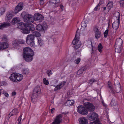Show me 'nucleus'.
I'll use <instances>...</instances> for the list:
<instances>
[{"instance_id": "obj_1", "label": "nucleus", "mask_w": 124, "mask_h": 124, "mask_svg": "<svg viewBox=\"0 0 124 124\" xmlns=\"http://www.w3.org/2000/svg\"><path fill=\"white\" fill-rule=\"evenodd\" d=\"M23 57L25 60L27 62L32 61L33 58L34 53L32 49L26 47L23 49Z\"/></svg>"}, {"instance_id": "obj_2", "label": "nucleus", "mask_w": 124, "mask_h": 124, "mask_svg": "<svg viewBox=\"0 0 124 124\" xmlns=\"http://www.w3.org/2000/svg\"><path fill=\"white\" fill-rule=\"evenodd\" d=\"M21 16L23 18L24 21L28 24H31V23H33L35 20L34 16L24 12L21 13Z\"/></svg>"}, {"instance_id": "obj_3", "label": "nucleus", "mask_w": 124, "mask_h": 124, "mask_svg": "<svg viewBox=\"0 0 124 124\" xmlns=\"http://www.w3.org/2000/svg\"><path fill=\"white\" fill-rule=\"evenodd\" d=\"M25 28H21V31L23 34H27L30 33V31H32L34 30V27L32 24H26L25 25Z\"/></svg>"}, {"instance_id": "obj_4", "label": "nucleus", "mask_w": 124, "mask_h": 124, "mask_svg": "<svg viewBox=\"0 0 124 124\" xmlns=\"http://www.w3.org/2000/svg\"><path fill=\"white\" fill-rule=\"evenodd\" d=\"M41 91L40 87L37 86L34 89L33 94L31 97V101L33 103H35L36 101V98L39 95Z\"/></svg>"}, {"instance_id": "obj_5", "label": "nucleus", "mask_w": 124, "mask_h": 124, "mask_svg": "<svg viewBox=\"0 0 124 124\" xmlns=\"http://www.w3.org/2000/svg\"><path fill=\"white\" fill-rule=\"evenodd\" d=\"M34 37L31 34L28 35L26 38L27 43L30 45L31 46H34L35 45Z\"/></svg>"}, {"instance_id": "obj_6", "label": "nucleus", "mask_w": 124, "mask_h": 124, "mask_svg": "<svg viewBox=\"0 0 124 124\" xmlns=\"http://www.w3.org/2000/svg\"><path fill=\"white\" fill-rule=\"evenodd\" d=\"M122 40L119 39L116 40L115 45V51L118 53H120L121 52V45L122 43Z\"/></svg>"}, {"instance_id": "obj_7", "label": "nucleus", "mask_w": 124, "mask_h": 124, "mask_svg": "<svg viewBox=\"0 0 124 124\" xmlns=\"http://www.w3.org/2000/svg\"><path fill=\"white\" fill-rule=\"evenodd\" d=\"M78 112L80 114L83 115H86L88 114V111L84 106L80 105L77 108Z\"/></svg>"}, {"instance_id": "obj_8", "label": "nucleus", "mask_w": 124, "mask_h": 124, "mask_svg": "<svg viewBox=\"0 0 124 124\" xmlns=\"http://www.w3.org/2000/svg\"><path fill=\"white\" fill-rule=\"evenodd\" d=\"M84 106L89 112H93L95 109L94 106L92 104L89 102H85L84 103Z\"/></svg>"}, {"instance_id": "obj_9", "label": "nucleus", "mask_w": 124, "mask_h": 124, "mask_svg": "<svg viewBox=\"0 0 124 124\" xmlns=\"http://www.w3.org/2000/svg\"><path fill=\"white\" fill-rule=\"evenodd\" d=\"M24 41L23 39L16 40L13 41L12 42V44L13 46L15 48H17L19 44H24Z\"/></svg>"}, {"instance_id": "obj_10", "label": "nucleus", "mask_w": 124, "mask_h": 124, "mask_svg": "<svg viewBox=\"0 0 124 124\" xmlns=\"http://www.w3.org/2000/svg\"><path fill=\"white\" fill-rule=\"evenodd\" d=\"M34 16V20L35 21H39V22H41L43 20V17L41 14L36 13Z\"/></svg>"}, {"instance_id": "obj_11", "label": "nucleus", "mask_w": 124, "mask_h": 124, "mask_svg": "<svg viewBox=\"0 0 124 124\" xmlns=\"http://www.w3.org/2000/svg\"><path fill=\"white\" fill-rule=\"evenodd\" d=\"M79 30L78 29H77L76 32V34L75 35V39H74L72 42V44L74 45L76 44L79 40V38L80 35L79 33L78 32Z\"/></svg>"}, {"instance_id": "obj_12", "label": "nucleus", "mask_w": 124, "mask_h": 124, "mask_svg": "<svg viewBox=\"0 0 124 124\" xmlns=\"http://www.w3.org/2000/svg\"><path fill=\"white\" fill-rule=\"evenodd\" d=\"M62 117L61 115L57 116L54 121L52 123V124H60L62 120Z\"/></svg>"}, {"instance_id": "obj_13", "label": "nucleus", "mask_w": 124, "mask_h": 124, "mask_svg": "<svg viewBox=\"0 0 124 124\" xmlns=\"http://www.w3.org/2000/svg\"><path fill=\"white\" fill-rule=\"evenodd\" d=\"M48 27L47 26L46 24L42 26L40 24H38L36 27V29L39 31H41L46 29Z\"/></svg>"}, {"instance_id": "obj_14", "label": "nucleus", "mask_w": 124, "mask_h": 124, "mask_svg": "<svg viewBox=\"0 0 124 124\" xmlns=\"http://www.w3.org/2000/svg\"><path fill=\"white\" fill-rule=\"evenodd\" d=\"M23 5L22 3H19L15 8V13L16 14L21 10L23 8Z\"/></svg>"}, {"instance_id": "obj_15", "label": "nucleus", "mask_w": 124, "mask_h": 124, "mask_svg": "<svg viewBox=\"0 0 124 124\" xmlns=\"http://www.w3.org/2000/svg\"><path fill=\"white\" fill-rule=\"evenodd\" d=\"M66 82L63 81L60 83L58 85H57L54 89V91H56L57 90H59L61 88L63 87L65 85Z\"/></svg>"}, {"instance_id": "obj_16", "label": "nucleus", "mask_w": 124, "mask_h": 124, "mask_svg": "<svg viewBox=\"0 0 124 124\" xmlns=\"http://www.w3.org/2000/svg\"><path fill=\"white\" fill-rule=\"evenodd\" d=\"M9 45L6 42L0 43V50L3 49L8 48Z\"/></svg>"}, {"instance_id": "obj_17", "label": "nucleus", "mask_w": 124, "mask_h": 124, "mask_svg": "<svg viewBox=\"0 0 124 124\" xmlns=\"http://www.w3.org/2000/svg\"><path fill=\"white\" fill-rule=\"evenodd\" d=\"M79 123L81 124H87L88 123V120L85 117L79 118Z\"/></svg>"}, {"instance_id": "obj_18", "label": "nucleus", "mask_w": 124, "mask_h": 124, "mask_svg": "<svg viewBox=\"0 0 124 124\" xmlns=\"http://www.w3.org/2000/svg\"><path fill=\"white\" fill-rule=\"evenodd\" d=\"M23 78V76L21 74L18 75L16 74V79L15 80V82H19Z\"/></svg>"}, {"instance_id": "obj_19", "label": "nucleus", "mask_w": 124, "mask_h": 124, "mask_svg": "<svg viewBox=\"0 0 124 124\" xmlns=\"http://www.w3.org/2000/svg\"><path fill=\"white\" fill-rule=\"evenodd\" d=\"M117 22H114L112 24V27L113 29L115 30H117L119 28L120 21H117Z\"/></svg>"}, {"instance_id": "obj_20", "label": "nucleus", "mask_w": 124, "mask_h": 124, "mask_svg": "<svg viewBox=\"0 0 124 124\" xmlns=\"http://www.w3.org/2000/svg\"><path fill=\"white\" fill-rule=\"evenodd\" d=\"M60 0H50L49 3L50 4H54L56 5L55 6L56 7L59 6L58 3H59Z\"/></svg>"}, {"instance_id": "obj_21", "label": "nucleus", "mask_w": 124, "mask_h": 124, "mask_svg": "<svg viewBox=\"0 0 124 124\" xmlns=\"http://www.w3.org/2000/svg\"><path fill=\"white\" fill-rule=\"evenodd\" d=\"M20 22V19L18 17L13 18L12 21V23L15 25L16 24H17Z\"/></svg>"}, {"instance_id": "obj_22", "label": "nucleus", "mask_w": 124, "mask_h": 124, "mask_svg": "<svg viewBox=\"0 0 124 124\" xmlns=\"http://www.w3.org/2000/svg\"><path fill=\"white\" fill-rule=\"evenodd\" d=\"M18 113V110L16 108H14L13 109L12 111L10 114V116H12L14 115H17Z\"/></svg>"}, {"instance_id": "obj_23", "label": "nucleus", "mask_w": 124, "mask_h": 124, "mask_svg": "<svg viewBox=\"0 0 124 124\" xmlns=\"http://www.w3.org/2000/svg\"><path fill=\"white\" fill-rule=\"evenodd\" d=\"M16 73H14L11 74L9 77V78L12 81L15 82L16 79Z\"/></svg>"}, {"instance_id": "obj_24", "label": "nucleus", "mask_w": 124, "mask_h": 124, "mask_svg": "<svg viewBox=\"0 0 124 124\" xmlns=\"http://www.w3.org/2000/svg\"><path fill=\"white\" fill-rule=\"evenodd\" d=\"M10 26V24L9 23H6L2 24L0 26V29H2L3 28Z\"/></svg>"}, {"instance_id": "obj_25", "label": "nucleus", "mask_w": 124, "mask_h": 124, "mask_svg": "<svg viewBox=\"0 0 124 124\" xmlns=\"http://www.w3.org/2000/svg\"><path fill=\"white\" fill-rule=\"evenodd\" d=\"M110 105L112 106H115L117 105V103L116 100L113 98L111 101Z\"/></svg>"}, {"instance_id": "obj_26", "label": "nucleus", "mask_w": 124, "mask_h": 124, "mask_svg": "<svg viewBox=\"0 0 124 124\" xmlns=\"http://www.w3.org/2000/svg\"><path fill=\"white\" fill-rule=\"evenodd\" d=\"M13 14L10 12H8L6 15L8 20H10L13 17Z\"/></svg>"}, {"instance_id": "obj_27", "label": "nucleus", "mask_w": 124, "mask_h": 124, "mask_svg": "<svg viewBox=\"0 0 124 124\" xmlns=\"http://www.w3.org/2000/svg\"><path fill=\"white\" fill-rule=\"evenodd\" d=\"M38 42L39 46H42L44 44L43 41L40 38L38 39Z\"/></svg>"}, {"instance_id": "obj_28", "label": "nucleus", "mask_w": 124, "mask_h": 124, "mask_svg": "<svg viewBox=\"0 0 124 124\" xmlns=\"http://www.w3.org/2000/svg\"><path fill=\"white\" fill-rule=\"evenodd\" d=\"M26 24L25 23H23L21 22L17 24V27L21 29V28H23L22 27L23 26H24L25 25H26Z\"/></svg>"}, {"instance_id": "obj_29", "label": "nucleus", "mask_w": 124, "mask_h": 124, "mask_svg": "<svg viewBox=\"0 0 124 124\" xmlns=\"http://www.w3.org/2000/svg\"><path fill=\"white\" fill-rule=\"evenodd\" d=\"M114 16L117 18V21H120V14L118 12H116L114 14Z\"/></svg>"}, {"instance_id": "obj_30", "label": "nucleus", "mask_w": 124, "mask_h": 124, "mask_svg": "<svg viewBox=\"0 0 124 124\" xmlns=\"http://www.w3.org/2000/svg\"><path fill=\"white\" fill-rule=\"evenodd\" d=\"M109 9H111L113 6V3L111 1H110L108 2L107 5Z\"/></svg>"}, {"instance_id": "obj_31", "label": "nucleus", "mask_w": 124, "mask_h": 124, "mask_svg": "<svg viewBox=\"0 0 124 124\" xmlns=\"http://www.w3.org/2000/svg\"><path fill=\"white\" fill-rule=\"evenodd\" d=\"M22 72L23 74L26 75L29 74V71L28 69L25 68L23 69Z\"/></svg>"}, {"instance_id": "obj_32", "label": "nucleus", "mask_w": 124, "mask_h": 124, "mask_svg": "<svg viewBox=\"0 0 124 124\" xmlns=\"http://www.w3.org/2000/svg\"><path fill=\"white\" fill-rule=\"evenodd\" d=\"M32 35H33V36H35L37 37H39L41 36L40 33L38 32L37 31H34L32 33Z\"/></svg>"}, {"instance_id": "obj_33", "label": "nucleus", "mask_w": 124, "mask_h": 124, "mask_svg": "<svg viewBox=\"0 0 124 124\" xmlns=\"http://www.w3.org/2000/svg\"><path fill=\"white\" fill-rule=\"evenodd\" d=\"M95 37L97 39L99 38L101 35V33L100 31L95 33Z\"/></svg>"}, {"instance_id": "obj_34", "label": "nucleus", "mask_w": 124, "mask_h": 124, "mask_svg": "<svg viewBox=\"0 0 124 124\" xmlns=\"http://www.w3.org/2000/svg\"><path fill=\"white\" fill-rule=\"evenodd\" d=\"M103 49V46L101 43L99 44L98 46V49L99 51L101 53L102 52V49Z\"/></svg>"}, {"instance_id": "obj_35", "label": "nucleus", "mask_w": 124, "mask_h": 124, "mask_svg": "<svg viewBox=\"0 0 124 124\" xmlns=\"http://www.w3.org/2000/svg\"><path fill=\"white\" fill-rule=\"evenodd\" d=\"M66 103L68 104L69 105H71L74 103L73 100H68L66 102Z\"/></svg>"}, {"instance_id": "obj_36", "label": "nucleus", "mask_w": 124, "mask_h": 124, "mask_svg": "<svg viewBox=\"0 0 124 124\" xmlns=\"http://www.w3.org/2000/svg\"><path fill=\"white\" fill-rule=\"evenodd\" d=\"M81 45V44L80 43H78L77 44L74 45L73 47L75 50H77L80 47Z\"/></svg>"}, {"instance_id": "obj_37", "label": "nucleus", "mask_w": 124, "mask_h": 124, "mask_svg": "<svg viewBox=\"0 0 124 124\" xmlns=\"http://www.w3.org/2000/svg\"><path fill=\"white\" fill-rule=\"evenodd\" d=\"M43 83L46 85H48L49 84V81L48 80L45 78H44L43 79Z\"/></svg>"}, {"instance_id": "obj_38", "label": "nucleus", "mask_w": 124, "mask_h": 124, "mask_svg": "<svg viewBox=\"0 0 124 124\" xmlns=\"http://www.w3.org/2000/svg\"><path fill=\"white\" fill-rule=\"evenodd\" d=\"M108 87L110 89L111 91H112L113 88L111 82L109 81L108 82Z\"/></svg>"}, {"instance_id": "obj_39", "label": "nucleus", "mask_w": 124, "mask_h": 124, "mask_svg": "<svg viewBox=\"0 0 124 124\" xmlns=\"http://www.w3.org/2000/svg\"><path fill=\"white\" fill-rule=\"evenodd\" d=\"M86 45L87 46H92V42L91 40H88L86 42Z\"/></svg>"}, {"instance_id": "obj_40", "label": "nucleus", "mask_w": 124, "mask_h": 124, "mask_svg": "<svg viewBox=\"0 0 124 124\" xmlns=\"http://www.w3.org/2000/svg\"><path fill=\"white\" fill-rule=\"evenodd\" d=\"M93 29L95 33L100 31L97 27V26H94L93 27Z\"/></svg>"}, {"instance_id": "obj_41", "label": "nucleus", "mask_w": 124, "mask_h": 124, "mask_svg": "<svg viewBox=\"0 0 124 124\" xmlns=\"http://www.w3.org/2000/svg\"><path fill=\"white\" fill-rule=\"evenodd\" d=\"M22 116V114H21L20 116L18 118L17 120V121H18V124H21V120L22 118L21 117Z\"/></svg>"}, {"instance_id": "obj_42", "label": "nucleus", "mask_w": 124, "mask_h": 124, "mask_svg": "<svg viewBox=\"0 0 124 124\" xmlns=\"http://www.w3.org/2000/svg\"><path fill=\"white\" fill-rule=\"evenodd\" d=\"M80 59L79 58H77V59L75 60L74 62L76 64H78L80 61Z\"/></svg>"}, {"instance_id": "obj_43", "label": "nucleus", "mask_w": 124, "mask_h": 124, "mask_svg": "<svg viewBox=\"0 0 124 124\" xmlns=\"http://www.w3.org/2000/svg\"><path fill=\"white\" fill-rule=\"evenodd\" d=\"M96 82V80L94 78H92L90 79L89 81V83L90 84H92L93 82Z\"/></svg>"}, {"instance_id": "obj_44", "label": "nucleus", "mask_w": 124, "mask_h": 124, "mask_svg": "<svg viewBox=\"0 0 124 124\" xmlns=\"http://www.w3.org/2000/svg\"><path fill=\"white\" fill-rule=\"evenodd\" d=\"M120 5L121 7H123L124 6V0H121L120 1Z\"/></svg>"}, {"instance_id": "obj_45", "label": "nucleus", "mask_w": 124, "mask_h": 124, "mask_svg": "<svg viewBox=\"0 0 124 124\" xmlns=\"http://www.w3.org/2000/svg\"><path fill=\"white\" fill-rule=\"evenodd\" d=\"M108 30L107 29L105 31L104 33V37L106 38L108 36Z\"/></svg>"}, {"instance_id": "obj_46", "label": "nucleus", "mask_w": 124, "mask_h": 124, "mask_svg": "<svg viewBox=\"0 0 124 124\" xmlns=\"http://www.w3.org/2000/svg\"><path fill=\"white\" fill-rule=\"evenodd\" d=\"M5 8H0V12L1 14H2L5 12Z\"/></svg>"}, {"instance_id": "obj_47", "label": "nucleus", "mask_w": 124, "mask_h": 124, "mask_svg": "<svg viewBox=\"0 0 124 124\" xmlns=\"http://www.w3.org/2000/svg\"><path fill=\"white\" fill-rule=\"evenodd\" d=\"M47 73L49 76L51 75L52 74L51 71L50 70H48L47 71Z\"/></svg>"}, {"instance_id": "obj_48", "label": "nucleus", "mask_w": 124, "mask_h": 124, "mask_svg": "<svg viewBox=\"0 0 124 124\" xmlns=\"http://www.w3.org/2000/svg\"><path fill=\"white\" fill-rule=\"evenodd\" d=\"M99 4H98L95 7L94 9V10H99L100 8V5Z\"/></svg>"}, {"instance_id": "obj_49", "label": "nucleus", "mask_w": 124, "mask_h": 124, "mask_svg": "<svg viewBox=\"0 0 124 124\" xmlns=\"http://www.w3.org/2000/svg\"><path fill=\"white\" fill-rule=\"evenodd\" d=\"M81 25L82 27H86V24L84 22L82 23Z\"/></svg>"}, {"instance_id": "obj_50", "label": "nucleus", "mask_w": 124, "mask_h": 124, "mask_svg": "<svg viewBox=\"0 0 124 124\" xmlns=\"http://www.w3.org/2000/svg\"><path fill=\"white\" fill-rule=\"evenodd\" d=\"M83 71L82 70H81L80 69L77 72V74L78 75H80V74L82 73Z\"/></svg>"}, {"instance_id": "obj_51", "label": "nucleus", "mask_w": 124, "mask_h": 124, "mask_svg": "<svg viewBox=\"0 0 124 124\" xmlns=\"http://www.w3.org/2000/svg\"><path fill=\"white\" fill-rule=\"evenodd\" d=\"M81 69L83 72L84 71H85L86 70V67H84L81 68Z\"/></svg>"}, {"instance_id": "obj_52", "label": "nucleus", "mask_w": 124, "mask_h": 124, "mask_svg": "<svg viewBox=\"0 0 124 124\" xmlns=\"http://www.w3.org/2000/svg\"><path fill=\"white\" fill-rule=\"evenodd\" d=\"M2 40L3 41H6L7 39V37L4 36L2 38Z\"/></svg>"}, {"instance_id": "obj_53", "label": "nucleus", "mask_w": 124, "mask_h": 124, "mask_svg": "<svg viewBox=\"0 0 124 124\" xmlns=\"http://www.w3.org/2000/svg\"><path fill=\"white\" fill-rule=\"evenodd\" d=\"M104 0H100V1L99 5H100L101 4H103L104 3Z\"/></svg>"}, {"instance_id": "obj_54", "label": "nucleus", "mask_w": 124, "mask_h": 124, "mask_svg": "<svg viewBox=\"0 0 124 124\" xmlns=\"http://www.w3.org/2000/svg\"><path fill=\"white\" fill-rule=\"evenodd\" d=\"M16 94V92L14 91L12 92V96H14Z\"/></svg>"}, {"instance_id": "obj_55", "label": "nucleus", "mask_w": 124, "mask_h": 124, "mask_svg": "<svg viewBox=\"0 0 124 124\" xmlns=\"http://www.w3.org/2000/svg\"><path fill=\"white\" fill-rule=\"evenodd\" d=\"M44 1L40 0V4L41 5H42L44 4Z\"/></svg>"}, {"instance_id": "obj_56", "label": "nucleus", "mask_w": 124, "mask_h": 124, "mask_svg": "<svg viewBox=\"0 0 124 124\" xmlns=\"http://www.w3.org/2000/svg\"><path fill=\"white\" fill-rule=\"evenodd\" d=\"M55 109L54 108H52L51 109V112L52 113H53L54 112V111Z\"/></svg>"}, {"instance_id": "obj_57", "label": "nucleus", "mask_w": 124, "mask_h": 124, "mask_svg": "<svg viewBox=\"0 0 124 124\" xmlns=\"http://www.w3.org/2000/svg\"><path fill=\"white\" fill-rule=\"evenodd\" d=\"M60 8L63 10V5H60Z\"/></svg>"}, {"instance_id": "obj_58", "label": "nucleus", "mask_w": 124, "mask_h": 124, "mask_svg": "<svg viewBox=\"0 0 124 124\" xmlns=\"http://www.w3.org/2000/svg\"><path fill=\"white\" fill-rule=\"evenodd\" d=\"M106 9V8L105 7H103V11H105V10Z\"/></svg>"}, {"instance_id": "obj_59", "label": "nucleus", "mask_w": 124, "mask_h": 124, "mask_svg": "<svg viewBox=\"0 0 124 124\" xmlns=\"http://www.w3.org/2000/svg\"><path fill=\"white\" fill-rule=\"evenodd\" d=\"M92 50L93 51V52L91 53V54H93V48H92Z\"/></svg>"}, {"instance_id": "obj_60", "label": "nucleus", "mask_w": 124, "mask_h": 124, "mask_svg": "<svg viewBox=\"0 0 124 124\" xmlns=\"http://www.w3.org/2000/svg\"><path fill=\"white\" fill-rule=\"evenodd\" d=\"M118 85V86L119 87L120 86V83H118V84H117Z\"/></svg>"}, {"instance_id": "obj_61", "label": "nucleus", "mask_w": 124, "mask_h": 124, "mask_svg": "<svg viewBox=\"0 0 124 124\" xmlns=\"http://www.w3.org/2000/svg\"><path fill=\"white\" fill-rule=\"evenodd\" d=\"M43 0V1H44V0Z\"/></svg>"}, {"instance_id": "obj_62", "label": "nucleus", "mask_w": 124, "mask_h": 124, "mask_svg": "<svg viewBox=\"0 0 124 124\" xmlns=\"http://www.w3.org/2000/svg\"><path fill=\"white\" fill-rule=\"evenodd\" d=\"M105 64H104V65H105Z\"/></svg>"}, {"instance_id": "obj_63", "label": "nucleus", "mask_w": 124, "mask_h": 124, "mask_svg": "<svg viewBox=\"0 0 124 124\" xmlns=\"http://www.w3.org/2000/svg\"><path fill=\"white\" fill-rule=\"evenodd\" d=\"M109 26H108V27Z\"/></svg>"}, {"instance_id": "obj_64", "label": "nucleus", "mask_w": 124, "mask_h": 124, "mask_svg": "<svg viewBox=\"0 0 124 124\" xmlns=\"http://www.w3.org/2000/svg\"><path fill=\"white\" fill-rule=\"evenodd\" d=\"M114 85H115V83H114Z\"/></svg>"}]
</instances>
